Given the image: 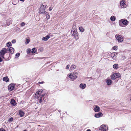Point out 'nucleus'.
Masks as SVG:
<instances>
[{
    "label": "nucleus",
    "mask_w": 131,
    "mask_h": 131,
    "mask_svg": "<svg viewBox=\"0 0 131 131\" xmlns=\"http://www.w3.org/2000/svg\"><path fill=\"white\" fill-rule=\"evenodd\" d=\"M129 22L125 19H122L119 21V25L122 27H124L128 25Z\"/></svg>",
    "instance_id": "obj_2"
},
{
    "label": "nucleus",
    "mask_w": 131,
    "mask_h": 131,
    "mask_svg": "<svg viewBox=\"0 0 131 131\" xmlns=\"http://www.w3.org/2000/svg\"><path fill=\"white\" fill-rule=\"evenodd\" d=\"M0 131H5V130L3 128H1L0 129Z\"/></svg>",
    "instance_id": "obj_41"
},
{
    "label": "nucleus",
    "mask_w": 131,
    "mask_h": 131,
    "mask_svg": "<svg viewBox=\"0 0 131 131\" xmlns=\"http://www.w3.org/2000/svg\"><path fill=\"white\" fill-rule=\"evenodd\" d=\"M116 76H117V78H119L120 76V74L119 73H117Z\"/></svg>",
    "instance_id": "obj_37"
},
{
    "label": "nucleus",
    "mask_w": 131,
    "mask_h": 131,
    "mask_svg": "<svg viewBox=\"0 0 131 131\" xmlns=\"http://www.w3.org/2000/svg\"><path fill=\"white\" fill-rule=\"evenodd\" d=\"M12 42L13 43H15L16 42V41L15 40L13 39L12 40Z\"/></svg>",
    "instance_id": "obj_39"
},
{
    "label": "nucleus",
    "mask_w": 131,
    "mask_h": 131,
    "mask_svg": "<svg viewBox=\"0 0 131 131\" xmlns=\"http://www.w3.org/2000/svg\"><path fill=\"white\" fill-rule=\"evenodd\" d=\"M24 113L23 112L20 110L19 111V115L20 117H23L24 115Z\"/></svg>",
    "instance_id": "obj_19"
},
{
    "label": "nucleus",
    "mask_w": 131,
    "mask_h": 131,
    "mask_svg": "<svg viewBox=\"0 0 131 131\" xmlns=\"http://www.w3.org/2000/svg\"><path fill=\"white\" fill-rule=\"evenodd\" d=\"M113 49L115 50H117V48L116 46H114L113 47Z\"/></svg>",
    "instance_id": "obj_36"
},
{
    "label": "nucleus",
    "mask_w": 131,
    "mask_h": 131,
    "mask_svg": "<svg viewBox=\"0 0 131 131\" xmlns=\"http://www.w3.org/2000/svg\"><path fill=\"white\" fill-rule=\"evenodd\" d=\"M130 100H131V97H130Z\"/></svg>",
    "instance_id": "obj_48"
},
{
    "label": "nucleus",
    "mask_w": 131,
    "mask_h": 131,
    "mask_svg": "<svg viewBox=\"0 0 131 131\" xmlns=\"http://www.w3.org/2000/svg\"><path fill=\"white\" fill-rule=\"evenodd\" d=\"M100 108L97 105H95L94 109V111L95 112H98L100 111Z\"/></svg>",
    "instance_id": "obj_11"
},
{
    "label": "nucleus",
    "mask_w": 131,
    "mask_h": 131,
    "mask_svg": "<svg viewBox=\"0 0 131 131\" xmlns=\"http://www.w3.org/2000/svg\"><path fill=\"white\" fill-rule=\"evenodd\" d=\"M79 29L81 32H83L84 31V29L82 27H80L79 28Z\"/></svg>",
    "instance_id": "obj_27"
},
{
    "label": "nucleus",
    "mask_w": 131,
    "mask_h": 131,
    "mask_svg": "<svg viewBox=\"0 0 131 131\" xmlns=\"http://www.w3.org/2000/svg\"><path fill=\"white\" fill-rule=\"evenodd\" d=\"M29 41L30 40L29 39H27L26 40V43L28 44L29 42Z\"/></svg>",
    "instance_id": "obj_34"
},
{
    "label": "nucleus",
    "mask_w": 131,
    "mask_h": 131,
    "mask_svg": "<svg viewBox=\"0 0 131 131\" xmlns=\"http://www.w3.org/2000/svg\"><path fill=\"white\" fill-rule=\"evenodd\" d=\"M41 6L40 8L41 9H43V10H45L46 8V6L45 5H43V4H41L40 5Z\"/></svg>",
    "instance_id": "obj_20"
},
{
    "label": "nucleus",
    "mask_w": 131,
    "mask_h": 131,
    "mask_svg": "<svg viewBox=\"0 0 131 131\" xmlns=\"http://www.w3.org/2000/svg\"><path fill=\"white\" fill-rule=\"evenodd\" d=\"M7 49L5 48H3L0 51V56L1 57L4 59V55L7 52Z\"/></svg>",
    "instance_id": "obj_4"
},
{
    "label": "nucleus",
    "mask_w": 131,
    "mask_h": 131,
    "mask_svg": "<svg viewBox=\"0 0 131 131\" xmlns=\"http://www.w3.org/2000/svg\"><path fill=\"white\" fill-rule=\"evenodd\" d=\"M76 68V66L74 64H73L70 67V70H72L73 69H75Z\"/></svg>",
    "instance_id": "obj_26"
},
{
    "label": "nucleus",
    "mask_w": 131,
    "mask_h": 131,
    "mask_svg": "<svg viewBox=\"0 0 131 131\" xmlns=\"http://www.w3.org/2000/svg\"><path fill=\"white\" fill-rule=\"evenodd\" d=\"M117 73H114L111 76V78L112 79H115L117 78Z\"/></svg>",
    "instance_id": "obj_17"
},
{
    "label": "nucleus",
    "mask_w": 131,
    "mask_h": 131,
    "mask_svg": "<svg viewBox=\"0 0 131 131\" xmlns=\"http://www.w3.org/2000/svg\"><path fill=\"white\" fill-rule=\"evenodd\" d=\"M77 72L76 71H74L73 73L68 74V76L71 79L74 80L77 78Z\"/></svg>",
    "instance_id": "obj_3"
},
{
    "label": "nucleus",
    "mask_w": 131,
    "mask_h": 131,
    "mask_svg": "<svg viewBox=\"0 0 131 131\" xmlns=\"http://www.w3.org/2000/svg\"><path fill=\"white\" fill-rule=\"evenodd\" d=\"M15 88H16V89L17 88V87L19 86V84H15Z\"/></svg>",
    "instance_id": "obj_35"
},
{
    "label": "nucleus",
    "mask_w": 131,
    "mask_h": 131,
    "mask_svg": "<svg viewBox=\"0 0 131 131\" xmlns=\"http://www.w3.org/2000/svg\"><path fill=\"white\" fill-rule=\"evenodd\" d=\"M59 112H60V111H59Z\"/></svg>",
    "instance_id": "obj_47"
},
{
    "label": "nucleus",
    "mask_w": 131,
    "mask_h": 131,
    "mask_svg": "<svg viewBox=\"0 0 131 131\" xmlns=\"http://www.w3.org/2000/svg\"><path fill=\"white\" fill-rule=\"evenodd\" d=\"M73 27L72 29L71 34L73 36L75 37L78 36L77 32L76 29L75 28H74Z\"/></svg>",
    "instance_id": "obj_6"
},
{
    "label": "nucleus",
    "mask_w": 131,
    "mask_h": 131,
    "mask_svg": "<svg viewBox=\"0 0 131 131\" xmlns=\"http://www.w3.org/2000/svg\"><path fill=\"white\" fill-rule=\"evenodd\" d=\"M44 90H39L36 92L35 95V97L38 99L39 102L41 103L42 102L45 103L47 99V96H46V93H43Z\"/></svg>",
    "instance_id": "obj_1"
},
{
    "label": "nucleus",
    "mask_w": 131,
    "mask_h": 131,
    "mask_svg": "<svg viewBox=\"0 0 131 131\" xmlns=\"http://www.w3.org/2000/svg\"><path fill=\"white\" fill-rule=\"evenodd\" d=\"M20 1H22L23 2H24L25 1V0H19Z\"/></svg>",
    "instance_id": "obj_45"
},
{
    "label": "nucleus",
    "mask_w": 131,
    "mask_h": 131,
    "mask_svg": "<svg viewBox=\"0 0 131 131\" xmlns=\"http://www.w3.org/2000/svg\"><path fill=\"white\" fill-rule=\"evenodd\" d=\"M10 103L12 105L14 106H15L16 104L15 101L13 99H12L11 100Z\"/></svg>",
    "instance_id": "obj_12"
},
{
    "label": "nucleus",
    "mask_w": 131,
    "mask_h": 131,
    "mask_svg": "<svg viewBox=\"0 0 131 131\" xmlns=\"http://www.w3.org/2000/svg\"><path fill=\"white\" fill-rule=\"evenodd\" d=\"M20 55V54L19 53H17L15 55V56L16 57V58L18 57Z\"/></svg>",
    "instance_id": "obj_31"
},
{
    "label": "nucleus",
    "mask_w": 131,
    "mask_h": 131,
    "mask_svg": "<svg viewBox=\"0 0 131 131\" xmlns=\"http://www.w3.org/2000/svg\"><path fill=\"white\" fill-rule=\"evenodd\" d=\"M86 86V84L81 83L80 84L79 86L80 88L82 89H84L85 88Z\"/></svg>",
    "instance_id": "obj_18"
},
{
    "label": "nucleus",
    "mask_w": 131,
    "mask_h": 131,
    "mask_svg": "<svg viewBox=\"0 0 131 131\" xmlns=\"http://www.w3.org/2000/svg\"><path fill=\"white\" fill-rule=\"evenodd\" d=\"M43 9H41L40 8V9H39V12L40 13V14H44L45 13V12H46L45 11V10H43Z\"/></svg>",
    "instance_id": "obj_23"
},
{
    "label": "nucleus",
    "mask_w": 131,
    "mask_h": 131,
    "mask_svg": "<svg viewBox=\"0 0 131 131\" xmlns=\"http://www.w3.org/2000/svg\"><path fill=\"white\" fill-rule=\"evenodd\" d=\"M31 49H27V52L28 54L30 52Z\"/></svg>",
    "instance_id": "obj_32"
},
{
    "label": "nucleus",
    "mask_w": 131,
    "mask_h": 131,
    "mask_svg": "<svg viewBox=\"0 0 131 131\" xmlns=\"http://www.w3.org/2000/svg\"><path fill=\"white\" fill-rule=\"evenodd\" d=\"M44 83V82L43 81H42V82H39L38 83L39 84H43V83Z\"/></svg>",
    "instance_id": "obj_42"
},
{
    "label": "nucleus",
    "mask_w": 131,
    "mask_h": 131,
    "mask_svg": "<svg viewBox=\"0 0 131 131\" xmlns=\"http://www.w3.org/2000/svg\"><path fill=\"white\" fill-rule=\"evenodd\" d=\"M117 53H112L111 54V56L112 58H115L117 57Z\"/></svg>",
    "instance_id": "obj_14"
},
{
    "label": "nucleus",
    "mask_w": 131,
    "mask_h": 131,
    "mask_svg": "<svg viewBox=\"0 0 131 131\" xmlns=\"http://www.w3.org/2000/svg\"><path fill=\"white\" fill-rule=\"evenodd\" d=\"M32 51H31V53H35L36 51V50H35V48H33L32 50Z\"/></svg>",
    "instance_id": "obj_28"
},
{
    "label": "nucleus",
    "mask_w": 131,
    "mask_h": 131,
    "mask_svg": "<svg viewBox=\"0 0 131 131\" xmlns=\"http://www.w3.org/2000/svg\"><path fill=\"white\" fill-rule=\"evenodd\" d=\"M113 67L115 69H117L118 68V65L117 64H115L113 65Z\"/></svg>",
    "instance_id": "obj_24"
},
{
    "label": "nucleus",
    "mask_w": 131,
    "mask_h": 131,
    "mask_svg": "<svg viewBox=\"0 0 131 131\" xmlns=\"http://www.w3.org/2000/svg\"><path fill=\"white\" fill-rule=\"evenodd\" d=\"M86 131H91V130L90 129H87Z\"/></svg>",
    "instance_id": "obj_44"
},
{
    "label": "nucleus",
    "mask_w": 131,
    "mask_h": 131,
    "mask_svg": "<svg viewBox=\"0 0 131 131\" xmlns=\"http://www.w3.org/2000/svg\"><path fill=\"white\" fill-rule=\"evenodd\" d=\"M106 82L107 85H110L112 83V81L111 80L108 79L107 80Z\"/></svg>",
    "instance_id": "obj_21"
},
{
    "label": "nucleus",
    "mask_w": 131,
    "mask_h": 131,
    "mask_svg": "<svg viewBox=\"0 0 131 131\" xmlns=\"http://www.w3.org/2000/svg\"><path fill=\"white\" fill-rule=\"evenodd\" d=\"M6 45L7 47H9L12 45V44L10 42H8L6 43Z\"/></svg>",
    "instance_id": "obj_30"
},
{
    "label": "nucleus",
    "mask_w": 131,
    "mask_h": 131,
    "mask_svg": "<svg viewBox=\"0 0 131 131\" xmlns=\"http://www.w3.org/2000/svg\"><path fill=\"white\" fill-rule=\"evenodd\" d=\"M53 7H50L49 8V11H51L52 10Z\"/></svg>",
    "instance_id": "obj_40"
},
{
    "label": "nucleus",
    "mask_w": 131,
    "mask_h": 131,
    "mask_svg": "<svg viewBox=\"0 0 131 131\" xmlns=\"http://www.w3.org/2000/svg\"><path fill=\"white\" fill-rule=\"evenodd\" d=\"M15 84H10L9 85L8 89L9 91H11L14 90H16V88H15Z\"/></svg>",
    "instance_id": "obj_7"
},
{
    "label": "nucleus",
    "mask_w": 131,
    "mask_h": 131,
    "mask_svg": "<svg viewBox=\"0 0 131 131\" xmlns=\"http://www.w3.org/2000/svg\"><path fill=\"white\" fill-rule=\"evenodd\" d=\"M13 117H10L8 119V122H10L13 121Z\"/></svg>",
    "instance_id": "obj_29"
},
{
    "label": "nucleus",
    "mask_w": 131,
    "mask_h": 131,
    "mask_svg": "<svg viewBox=\"0 0 131 131\" xmlns=\"http://www.w3.org/2000/svg\"><path fill=\"white\" fill-rule=\"evenodd\" d=\"M50 36L48 35L46 36L45 37H43L42 38V40L45 41H47L49 38Z\"/></svg>",
    "instance_id": "obj_15"
},
{
    "label": "nucleus",
    "mask_w": 131,
    "mask_h": 131,
    "mask_svg": "<svg viewBox=\"0 0 131 131\" xmlns=\"http://www.w3.org/2000/svg\"><path fill=\"white\" fill-rule=\"evenodd\" d=\"M120 5L122 8H125L126 7V5L125 3V1L124 0L121 1L120 2Z\"/></svg>",
    "instance_id": "obj_9"
},
{
    "label": "nucleus",
    "mask_w": 131,
    "mask_h": 131,
    "mask_svg": "<svg viewBox=\"0 0 131 131\" xmlns=\"http://www.w3.org/2000/svg\"><path fill=\"white\" fill-rule=\"evenodd\" d=\"M115 37L119 43H122L123 41V37L121 35H116Z\"/></svg>",
    "instance_id": "obj_5"
},
{
    "label": "nucleus",
    "mask_w": 131,
    "mask_h": 131,
    "mask_svg": "<svg viewBox=\"0 0 131 131\" xmlns=\"http://www.w3.org/2000/svg\"><path fill=\"white\" fill-rule=\"evenodd\" d=\"M103 114L101 112H99L94 115V117L96 118H99L102 117L103 116Z\"/></svg>",
    "instance_id": "obj_10"
},
{
    "label": "nucleus",
    "mask_w": 131,
    "mask_h": 131,
    "mask_svg": "<svg viewBox=\"0 0 131 131\" xmlns=\"http://www.w3.org/2000/svg\"><path fill=\"white\" fill-rule=\"evenodd\" d=\"M110 20L111 21H114L116 19V18L115 16H111L110 18Z\"/></svg>",
    "instance_id": "obj_25"
},
{
    "label": "nucleus",
    "mask_w": 131,
    "mask_h": 131,
    "mask_svg": "<svg viewBox=\"0 0 131 131\" xmlns=\"http://www.w3.org/2000/svg\"><path fill=\"white\" fill-rule=\"evenodd\" d=\"M20 28H18V29H17V31H19L20 30Z\"/></svg>",
    "instance_id": "obj_43"
},
{
    "label": "nucleus",
    "mask_w": 131,
    "mask_h": 131,
    "mask_svg": "<svg viewBox=\"0 0 131 131\" xmlns=\"http://www.w3.org/2000/svg\"><path fill=\"white\" fill-rule=\"evenodd\" d=\"M23 131H27V130H26V129H25V130H24Z\"/></svg>",
    "instance_id": "obj_46"
},
{
    "label": "nucleus",
    "mask_w": 131,
    "mask_h": 131,
    "mask_svg": "<svg viewBox=\"0 0 131 131\" xmlns=\"http://www.w3.org/2000/svg\"><path fill=\"white\" fill-rule=\"evenodd\" d=\"M8 51L12 54H13L14 51V49L11 47H10L8 48Z\"/></svg>",
    "instance_id": "obj_13"
},
{
    "label": "nucleus",
    "mask_w": 131,
    "mask_h": 131,
    "mask_svg": "<svg viewBox=\"0 0 131 131\" xmlns=\"http://www.w3.org/2000/svg\"><path fill=\"white\" fill-rule=\"evenodd\" d=\"M25 25V23L24 22H22L20 24L21 26L23 27Z\"/></svg>",
    "instance_id": "obj_33"
},
{
    "label": "nucleus",
    "mask_w": 131,
    "mask_h": 131,
    "mask_svg": "<svg viewBox=\"0 0 131 131\" xmlns=\"http://www.w3.org/2000/svg\"><path fill=\"white\" fill-rule=\"evenodd\" d=\"M44 14L46 15V18L48 19H49L50 18V16L49 15V13L47 12H45V13Z\"/></svg>",
    "instance_id": "obj_22"
},
{
    "label": "nucleus",
    "mask_w": 131,
    "mask_h": 131,
    "mask_svg": "<svg viewBox=\"0 0 131 131\" xmlns=\"http://www.w3.org/2000/svg\"><path fill=\"white\" fill-rule=\"evenodd\" d=\"M70 66L69 64H68L67 65V66L66 67V69H68L70 67Z\"/></svg>",
    "instance_id": "obj_38"
},
{
    "label": "nucleus",
    "mask_w": 131,
    "mask_h": 131,
    "mask_svg": "<svg viewBox=\"0 0 131 131\" xmlns=\"http://www.w3.org/2000/svg\"><path fill=\"white\" fill-rule=\"evenodd\" d=\"M108 129L107 127L105 125H102L99 128V129L102 131H106Z\"/></svg>",
    "instance_id": "obj_8"
},
{
    "label": "nucleus",
    "mask_w": 131,
    "mask_h": 131,
    "mask_svg": "<svg viewBox=\"0 0 131 131\" xmlns=\"http://www.w3.org/2000/svg\"><path fill=\"white\" fill-rule=\"evenodd\" d=\"M3 80L6 82H8L9 81V79L7 77H6L3 78Z\"/></svg>",
    "instance_id": "obj_16"
}]
</instances>
